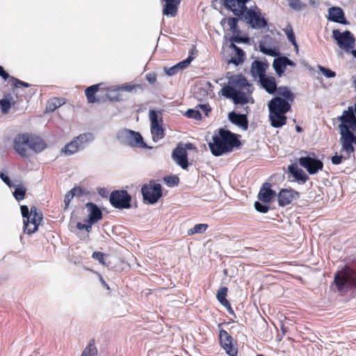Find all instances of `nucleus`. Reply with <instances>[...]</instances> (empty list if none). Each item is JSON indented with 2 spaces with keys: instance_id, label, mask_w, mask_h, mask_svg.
Returning a JSON list of instances; mask_svg holds the SVG:
<instances>
[{
  "instance_id": "nucleus-1",
  "label": "nucleus",
  "mask_w": 356,
  "mask_h": 356,
  "mask_svg": "<svg viewBox=\"0 0 356 356\" xmlns=\"http://www.w3.org/2000/svg\"><path fill=\"white\" fill-rule=\"evenodd\" d=\"M341 124L339 125L340 130V143L342 150L346 152L345 159H349L351 154L355 152L354 145L356 146V136L353 131L356 132V117L352 107H348L347 111L343 112L339 117Z\"/></svg>"
},
{
  "instance_id": "nucleus-2",
  "label": "nucleus",
  "mask_w": 356,
  "mask_h": 356,
  "mask_svg": "<svg viewBox=\"0 0 356 356\" xmlns=\"http://www.w3.org/2000/svg\"><path fill=\"white\" fill-rule=\"evenodd\" d=\"M239 137L229 130L220 128L213 136V142L209 143V147L213 155L219 156L239 147L241 145Z\"/></svg>"
},
{
  "instance_id": "nucleus-3",
  "label": "nucleus",
  "mask_w": 356,
  "mask_h": 356,
  "mask_svg": "<svg viewBox=\"0 0 356 356\" xmlns=\"http://www.w3.org/2000/svg\"><path fill=\"white\" fill-rule=\"evenodd\" d=\"M46 147L47 144L41 138L27 133L18 134L13 141L14 149L23 158L29 157V149L38 153Z\"/></svg>"
},
{
  "instance_id": "nucleus-4",
  "label": "nucleus",
  "mask_w": 356,
  "mask_h": 356,
  "mask_svg": "<svg viewBox=\"0 0 356 356\" xmlns=\"http://www.w3.org/2000/svg\"><path fill=\"white\" fill-rule=\"evenodd\" d=\"M269 118L270 124L275 128H279L286 123L285 114L291 109V104L286 99L275 97L268 103Z\"/></svg>"
},
{
  "instance_id": "nucleus-5",
  "label": "nucleus",
  "mask_w": 356,
  "mask_h": 356,
  "mask_svg": "<svg viewBox=\"0 0 356 356\" xmlns=\"http://www.w3.org/2000/svg\"><path fill=\"white\" fill-rule=\"evenodd\" d=\"M20 210L24 218V232L27 234L35 232L43 219L42 212L35 206H32L29 211L27 206L22 205Z\"/></svg>"
},
{
  "instance_id": "nucleus-6",
  "label": "nucleus",
  "mask_w": 356,
  "mask_h": 356,
  "mask_svg": "<svg viewBox=\"0 0 356 356\" xmlns=\"http://www.w3.org/2000/svg\"><path fill=\"white\" fill-rule=\"evenodd\" d=\"M334 282L338 291L347 292L356 287V270L346 266L334 275Z\"/></svg>"
},
{
  "instance_id": "nucleus-7",
  "label": "nucleus",
  "mask_w": 356,
  "mask_h": 356,
  "mask_svg": "<svg viewBox=\"0 0 356 356\" xmlns=\"http://www.w3.org/2000/svg\"><path fill=\"white\" fill-rule=\"evenodd\" d=\"M252 29H259L268 26L267 20L262 15L261 10L257 6L246 8L241 16H238Z\"/></svg>"
},
{
  "instance_id": "nucleus-8",
  "label": "nucleus",
  "mask_w": 356,
  "mask_h": 356,
  "mask_svg": "<svg viewBox=\"0 0 356 356\" xmlns=\"http://www.w3.org/2000/svg\"><path fill=\"white\" fill-rule=\"evenodd\" d=\"M141 193L144 202L153 204L156 203L162 196V186L154 180H150L148 184L142 186Z\"/></svg>"
},
{
  "instance_id": "nucleus-9",
  "label": "nucleus",
  "mask_w": 356,
  "mask_h": 356,
  "mask_svg": "<svg viewBox=\"0 0 356 356\" xmlns=\"http://www.w3.org/2000/svg\"><path fill=\"white\" fill-rule=\"evenodd\" d=\"M149 119L151 122L152 139L154 142H157L165 136L161 113L154 110H150Z\"/></svg>"
},
{
  "instance_id": "nucleus-10",
  "label": "nucleus",
  "mask_w": 356,
  "mask_h": 356,
  "mask_svg": "<svg viewBox=\"0 0 356 356\" xmlns=\"http://www.w3.org/2000/svg\"><path fill=\"white\" fill-rule=\"evenodd\" d=\"M111 205L116 209H129L131 197L125 190H116L111 192L109 198Z\"/></svg>"
},
{
  "instance_id": "nucleus-11",
  "label": "nucleus",
  "mask_w": 356,
  "mask_h": 356,
  "mask_svg": "<svg viewBox=\"0 0 356 356\" xmlns=\"http://www.w3.org/2000/svg\"><path fill=\"white\" fill-rule=\"evenodd\" d=\"M300 165L304 168L309 175L316 174L323 168V163L316 158L314 153L301 156L298 159Z\"/></svg>"
},
{
  "instance_id": "nucleus-12",
  "label": "nucleus",
  "mask_w": 356,
  "mask_h": 356,
  "mask_svg": "<svg viewBox=\"0 0 356 356\" xmlns=\"http://www.w3.org/2000/svg\"><path fill=\"white\" fill-rule=\"evenodd\" d=\"M221 95L227 99H232L235 104H245L248 103V97L245 92L236 90L234 87L225 86L221 89Z\"/></svg>"
},
{
  "instance_id": "nucleus-13",
  "label": "nucleus",
  "mask_w": 356,
  "mask_h": 356,
  "mask_svg": "<svg viewBox=\"0 0 356 356\" xmlns=\"http://www.w3.org/2000/svg\"><path fill=\"white\" fill-rule=\"evenodd\" d=\"M219 340L222 348L229 356H237L238 349L233 343V337L225 330H220Z\"/></svg>"
},
{
  "instance_id": "nucleus-14",
  "label": "nucleus",
  "mask_w": 356,
  "mask_h": 356,
  "mask_svg": "<svg viewBox=\"0 0 356 356\" xmlns=\"http://www.w3.org/2000/svg\"><path fill=\"white\" fill-rule=\"evenodd\" d=\"M332 37L337 41L339 46L344 49H350L354 46L355 38L349 31L341 33L339 30L335 29L332 31Z\"/></svg>"
},
{
  "instance_id": "nucleus-15",
  "label": "nucleus",
  "mask_w": 356,
  "mask_h": 356,
  "mask_svg": "<svg viewBox=\"0 0 356 356\" xmlns=\"http://www.w3.org/2000/svg\"><path fill=\"white\" fill-rule=\"evenodd\" d=\"M238 19L237 17H224L220 22V24L222 26L227 24L228 30L232 33L233 36L231 38V41L240 43L245 42L246 40L238 35L240 33V29L238 28Z\"/></svg>"
},
{
  "instance_id": "nucleus-16",
  "label": "nucleus",
  "mask_w": 356,
  "mask_h": 356,
  "mask_svg": "<svg viewBox=\"0 0 356 356\" xmlns=\"http://www.w3.org/2000/svg\"><path fill=\"white\" fill-rule=\"evenodd\" d=\"M11 86L14 89V92L16 94V98L17 100H15L13 97H10V98H5L0 100V106L2 110V112L4 113H7L9 111V109L13 107L15 110H18L19 108V103L23 102L22 97L25 96L24 94H21L20 97H18L19 91L17 90L18 88H15L12 85ZM22 86L19 87V88H22ZM26 88L25 86H24ZM26 99V97H24Z\"/></svg>"
},
{
  "instance_id": "nucleus-17",
  "label": "nucleus",
  "mask_w": 356,
  "mask_h": 356,
  "mask_svg": "<svg viewBox=\"0 0 356 356\" xmlns=\"http://www.w3.org/2000/svg\"><path fill=\"white\" fill-rule=\"evenodd\" d=\"M191 145V143L186 144V147L178 145L172 153L173 160L183 169H186L188 166L187 149Z\"/></svg>"
},
{
  "instance_id": "nucleus-18",
  "label": "nucleus",
  "mask_w": 356,
  "mask_h": 356,
  "mask_svg": "<svg viewBox=\"0 0 356 356\" xmlns=\"http://www.w3.org/2000/svg\"><path fill=\"white\" fill-rule=\"evenodd\" d=\"M299 197L300 193L293 189H281L277 195L278 204L280 207H285Z\"/></svg>"
},
{
  "instance_id": "nucleus-19",
  "label": "nucleus",
  "mask_w": 356,
  "mask_h": 356,
  "mask_svg": "<svg viewBox=\"0 0 356 356\" xmlns=\"http://www.w3.org/2000/svg\"><path fill=\"white\" fill-rule=\"evenodd\" d=\"M86 207L88 211L87 222L93 225L102 219L103 214L100 209L93 202H88Z\"/></svg>"
},
{
  "instance_id": "nucleus-20",
  "label": "nucleus",
  "mask_w": 356,
  "mask_h": 356,
  "mask_svg": "<svg viewBox=\"0 0 356 356\" xmlns=\"http://www.w3.org/2000/svg\"><path fill=\"white\" fill-rule=\"evenodd\" d=\"M229 120L234 124L241 128L243 130H248V120L247 115L237 113L235 111H232L228 114Z\"/></svg>"
},
{
  "instance_id": "nucleus-21",
  "label": "nucleus",
  "mask_w": 356,
  "mask_h": 356,
  "mask_svg": "<svg viewBox=\"0 0 356 356\" xmlns=\"http://www.w3.org/2000/svg\"><path fill=\"white\" fill-rule=\"evenodd\" d=\"M287 65L295 66L296 64L286 56L275 58L273 63V66L279 76H282Z\"/></svg>"
},
{
  "instance_id": "nucleus-22",
  "label": "nucleus",
  "mask_w": 356,
  "mask_h": 356,
  "mask_svg": "<svg viewBox=\"0 0 356 356\" xmlns=\"http://www.w3.org/2000/svg\"><path fill=\"white\" fill-rule=\"evenodd\" d=\"M126 138L129 145L131 147H145L146 144L140 133L127 130L126 131Z\"/></svg>"
},
{
  "instance_id": "nucleus-23",
  "label": "nucleus",
  "mask_w": 356,
  "mask_h": 356,
  "mask_svg": "<svg viewBox=\"0 0 356 356\" xmlns=\"http://www.w3.org/2000/svg\"><path fill=\"white\" fill-rule=\"evenodd\" d=\"M275 195V191L271 189V184L264 183L259 191L258 197L263 202L270 203Z\"/></svg>"
},
{
  "instance_id": "nucleus-24",
  "label": "nucleus",
  "mask_w": 356,
  "mask_h": 356,
  "mask_svg": "<svg viewBox=\"0 0 356 356\" xmlns=\"http://www.w3.org/2000/svg\"><path fill=\"white\" fill-rule=\"evenodd\" d=\"M328 19L334 22L346 24L347 21L344 16V13L340 7H332L328 10Z\"/></svg>"
},
{
  "instance_id": "nucleus-25",
  "label": "nucleus",
  "mask_w": 356,
  "mask_h": 356,
  "mask_svg": "<svg viewBox=\"0 0 356 356\" xmlns=\"http://www.w3.org/2000/svg\"><path fill=\"white\" fill-rule=\"evenodd\" d=\"M289 172L293 175L295 180L300 184H305L309 179L307 175L296 164H291L288 167Z\"/></svg>"
},
{
  "instance_id": "nucleus-26",
  "label": "nucleus",
  "mask_w": 356,
  "mask_h": 356,
  "mask_svg": "<svg viewBox=\"0 0 356 356\" xmlns=\"http://www.w3.org/2000/svg\"><path fill=\"white\" fill-rule=\"evenodd\" d=\"M0 76L5 81L8 80L12 85L15 88H19L20 86L29 87L31 85L26 82L21 81L14 76L9 75L8 72H6L3 67L0 65Z\"/></svg>"
},
{
  "instance_id": "nucleus-27",
  "label": "nucleus",
  "mask_w": 356,
  "mask_h": 356,
  "mask_svg": "<svg viewBox=\"0 0 356 356\" xmlns=\"http://www.w3.org/2000/svg\"><path fill=\"white\" fill-rule=\"evenodd\" d=\"M262 87L270 94H273L277 90V83L275 77L266 75L259 79Z\"/></svg>"
},
{
  "instance_id": "nucleus-28",
  "label": "nucleus",
  "mask_w": 356,
  "mask_h": 356,
  "mask_svg": "<svg viewBox=\"0 0 356 356\" xmlns=\"http://www.w3.org/2000/svg\"><path fill=\"white\" fill-rule=\"evenodd\" d=\"M102 83L95 84L88 87L85 90V95L87 98V101L90 104H94L99 102V99L96 97V93L99 90V87Z\"/></svg>"
},
{
  "instance_id": "nucleus-29",
  "label": "nucleus",
  "mask_w": 356,
  "mask_h": 356,
  "mask_svg": "<svg viewBox=\"0 0 356 356\" xmlns=\"http://www.w3.org/2000/svg\"><path fill=\"white\" fill-rule=\"evenodd\" d=\"M266 67L267 65L259 60H255L252 63L251 72L253 76H257L260 79L266 76Z\"/></svg>"
},
{
  "instance_id": "nucleus-30",
  "label": "nucleus",
  "mask_w": 356,
  "mask_h": 356,
  "mask_svg": "<svg viewBox=\"0 0 356 356\" xmlns=\"http://www.w3.org/2000/svg\"><path fill=\"white\" fill-rule=\"evenodd\" d=\"M227 291L228 289L226 286L220 287L217 292L216 298L221 305L228 309L229 313L234 314V311L231 307V305L226 298Z\"/></svg>"
},
{
  "instance_id": "nucleus-31",
  "label": "nucleus",
  "mask_w": 356,
  "mask_h": 356,
  "mask_svg": "<svg viewBox=\"0 0 356 356\" xmlns=\"http://www.w3.org/2000/svg\"><path fill=\"white\" fill-rule=\"evenodd\" d=\"M98 350L95 346V339H92L83 349L81 356H97Z\"/></svg>"
},
{
  "instance_id": "nucleus-32",
  "label": "nucleus",
  "mask_w": 356,
  "mask_h": 356,
  "mask_svg": "<svg viewBox=\"0 0 356 356\" xmlns=\"http://www.w3.org/2000/svg\"><path fill=\"white\" fill-rule=\"evenodd\" d=\"M229 83L239 88H244L247 86H250L248 80L241 75L232 77L229 79Z\"/></svg>"
},
{
  "instance_id": "nucleus-33",
  "label": "nucleus",
  "mask_w": 356,
  "mask_h": 356,
  "mask_svg": "<svg viewBox=\"0 0 356 356\" xmlns=\"http://www.w3.org/2000/svg\"><path fill=\"white\" fill-rule=\"evenodd\" d=\"M179 3H177V1L173 2H165V4L163 8V13L165 15H170L172 17H175L177 13V6Z\"/></svg>"
},
{
  "instance_id": "nucleus-34",
  "label": "nucleus",
  "mask_w": 356,
  "mask_h": 356,
  "mask_svg": "<svg viewBox=\"0 0 356 356\" xmlns=\"http://www.w3.org/2000/svg\"><path fill=\"white\" fill-rule=\"evenodd\" d=\"M80 145L77 140L74 139L72 141L68 143L63 148V152L66 155H71L76 153L79 149Z\"/></svg>"
},
{
  "instance_id": "nucleus-35",
  "label": "nucleus",
  "mask_w": 356,
  "mask_h": 356,
  "mask_svg": "<svg viewBox=\"0 0 356 356\" xmlns=\"http://www.w3.org/2000/svg\"><path fill=\"white\" fill-rule=\"evenodd\" d=\"M231 47H232L235 51L236 54L234 56L232 57L230 62L238 65L242 63L244 60L245 54L243 51L239 47H236L234 44L232 43Z\"/></svg>"
},
{
  "instance_id": "nucleus-36",
  "label": "nucleus",
  "mask_w": 356,
  "mask_h": 356,
  "mask_svg": "<svg viewBox=\"0 0 356 356\" xmlns=\"http://www.w3.org/2000/svg\"><path fill=\"white\" fill-rule=\"evenodd\" d=\"M65 102V100L63 97H53L47 102V109L49 111H54L63 105Z\"/></svg>"
},
{
  "instance_id": "nucleus-37",
  "label": "nucleus",
  "mask_w": 356,
  "mask_h": 356,
  "mask_svg": "<svg viewBox=\"0 0 356 356\" xmlns=\"http://www.w3.org/2000/svg\"><path fill=\"white\" fill-rule=\"evenodd\" d=\"M277 93L279 95L283 97V99H286L288 102L293 101L294 95L287 87L279 88L277 90Z\"/></svg>"
},
{
  "instance_id": "nucleus-38",
  "label": "nucleus",
  "mask_w": 356,
  "mask_h": 356,
  "mask_svg": "<svg viewBox=\"0 0 356 356\" xmlns=\"http://www.w3.org/2000/svg\"><path fill=\"white\" fill-rule=\"evenodd\" d=\"M26 192V189L23 185L15 186L13 196L17 201H20L25 198Z\"/></svg>"
},
{
  "instance_id": "nucleus-39",
  "label": "nucleus",
  "mask_w": 356,
  "mask_h": 356,
  "mask_svg": "<svg viewBox=\"0 0 356 356\" xmlns=\"http://www.w3.org/2000/svg\"><path fill=\"white\" fill-rule=\"evenodd\" d=\"M283 31L286 35L289 41L291 42L292 44L297 48L298 44L296 40L295 34L293 33V30L291 25L288 24L287 26L283 29Z\"/></svg>"
},
{
  "instance_id": "nucleus-40",
  "label": "nucleus",
  "mask_w": 356,
  "mask_h": 356,
  "mask_svg": "<svg viewBox=\"0 0 356 356\" xmlns=\"http://www.w3.org/2000/svg\"><path fill=\"white\" fill-rule=\"evenodd\" d=\"M207 228V224H197L188 231V234L191 236L195 234L204 233Z\"/></svg>"
},
{
  "instance_id": "nucleus-41",
  "label": "nucleus",
  "mask_w": 356,
  "mask_h": 356,
  "mask_svg": "<svg viewBox=\"0 0 356 356\" xmlns=\"http://www.w3.org/2000/svg\"><path fill=\"white\" fill-rule=\"evenodd\" d=\"M193 49L191 51V54H193ZM194 59V56H193L192 55H190L186 59L178 63L177 64H176L177 67H178V69L180 70H182L185 68H186L189 65L190 63H191V61Z\"/></svg>"
},
{
  "instance_id": "nucleus-42",
  "label": "nucleus",
  "mask_w": 356,
  "mask_h": 356,
  "mask_svg": "<svg viewBox=\"0 0 356 356\" xmlns=\"http://www.w3.org/2000/svg\"><path fill=\"white\" fill-rule=\"evenodd\" d=\"M163 181L169 186H177L179 182V179L177 176H165L163 177Z\"/></svg>"
},
{
  "instance_id": "nucleus-43",
  "label": "nucleus",
  "mask_w": 356,
  "mask_h": 356,
  "mask_svg": "<svg viewBox=\"0 0 356 356\" xmlns=\"http://www.w3.org/2000/svg\"><path fill=\"white\" fill-rule=\"evenodd\" d=\"M185 115L188 118H193L195 120H200L202 118L201 113L197 110L188 109L186 112Z\"/></svg>"
},
{
  "instance_id": "nucleus-44",
  "label": "nucleus",
  "mask_w": 356,
  "mask_h": 356,
  "mask_svg": "<svg viewBox=\"0 0 356 356\" xmlns=\"http://www.w3.org/2000/svg\"><path fill=\"white\" fill-rule=\"evenodd\" d=\"M291 8L300 10L305 7V4L300 0H291L289 3Z\"/></svg>"
},
{
  "instance_id": "nucleus-45",
  "label": "nucleus",
  "mask_w": 356,
  "mask_h": 356,
  "mask_svg": "<svg viewBox=\"0 0 356 356\" xmlns=\"http://www.w3.org/2000/svg\"><path fill=\"white\" fill-rule=\"evenodd\" d=\"M317 68L327 78H332L336 76V73L327 68H325L321 65H318Z\"/></svg>"
},
{
  "instance_id": "nucleus-46",
  "label": "nucleus",
  "mask_w": 356,
  "mask_h": 356,
  "mask_svg": "<svg viewBox=\"0 0 356 356\" xmlns=\"http://www.w3.org/2000/svg\"><path fill=\"white\" fill-rule=\"evenodd\" d=\"M76 189L75 188H73L72 189L71 191H70L69 192H67L66 193V195H65V198H64V202H65V209L67 208V207L69 206L70 204V202H71L72 199L74 197V191Z\"/></svg>"
},
{
  "instance_id": "nucleus-47",
  "label": "nucleus",
  "mask_w": 356,
  "mask_h": 356,
  "mask_svg": "<svg viewBox=\"0 0 356 356\" xmlns=\"http://www.w3.org/2000/svg\"><path fill=\"white\" fill-rule=\"evenodd\" d=\"M254 207L257 211L264 213H267L269 210V207L268 205L263 204L259 202H255Z\"/></svg>"
},
{
  "instance_id": "nucleus-48",
  "label": "nucleus",
  "mask_w": 356,
  "mask_h": 356,
  "mask_svg": "<svg viewBox=\"0 0 356 356\" xmlns=\"http://www.w3.org/2000/svg\"><path fill=\"white\" fill-rule=\"evenodd\" d=\"M91 135L89 134H83L75 138V140H78V143L81 145L83 143L88 142L90 138Z\"/></svg>"
},
{
  "instance_id": "nucleus-49",
  "label": "nucleus",
  "mask_w": 356,
  "mask_h": 356,
  "mask_svg": "<svg viewBox=\"0 0 356 356\" xmlns=\"http://www.w3.org/2000/svg\"><path fill=\"white\" fill-rule=\"evenodd\" d=\"M92 258L97 260L100 264H104V254L101 252H94L92 255Z\"/></svg>"
},
{
  "instance_id": "nucleus-50",
  "label": "nucleus",
  "mask_w": 356,
  "mask_h": 356,
  "mask_svg": "<svg viewBox=\"0 0 356 356\" xmlns=\"http://www.w3.org/2000/svg\"><path fill=\"white\" fill-rule=\"evenodd\" d=\"M137 88H140L141 86L140 85H132L130 83H127V84L122 85L120 88L122 90H124L127 92H131L132 90H134V89H136Z\"/></svg>"
},
{
  "instance_id": "nucleus-51",
  "label": "nucleus",
  "mask_w": 356,
  "mask_h": 356,
  "mask_svg": "<svg viewBox=\"0 0 356 356\" xmlns=\"http://www.w3.org/2000/svg\"><path fill=\"white\" fill-rule=\"evenodd\" d=\"M164 70H165V73L168 76H173V75L177 74L178 72L179 71V70L178 69V67H177L176 65L171 67H169V68L165 67Z\"/></svg>"
},
{
  "instance_id": "nucleus-52",
  "label": "nucleus",
  "mask_w": 356,
  "mask_h": 356,
  "mask_svg": "<svg viewBox=\"0 0 356 356\" xmlns=\"http://www.w3.org/2000/svg\"><path fill=\"white\" fill-rule=\"evenodd\" d=\"M147 81L150 83H154L157 79V75L154 72H150L145 75Z\"/></svg>"
},
{
  "instance_id": "nucleus-53",
  "label": "nucleus",
  "mask_w": 356,
  "mask_h": 356,
  "mask_svg": "<svg viewBox=\"0 0 356 356\" xmlns=\"http://www.w3.org/2000/svg\"><path fill=\"white\" fill-rule=\"evenodd\" d=\"M0 177L3 180V181L7 184L9 187L13 186V184L12 181H10V178L6 175L3 172H0Z\"/></svg>"
},
{
  "instance_id": "nucleus-54",
  "label": "nucleus",
  "mask_w": 356,
  "mask_h": 356,
  "mask_svg": "<svg viewBox=\"0 0 356 356\" xmlns=\"http://www.w3.org/2000/svg\"><path fill=\"white\" fill-rule=\"evenodd\" d=\"M343 159L341 155H334L331 158V161L333 164L339 165L342 163Z\"/></svg>"
},
{
  "instance_id": "nucleus-55",
  "label": "nucleus",
  "mask_w": 356,
  "mask_h": 356,
  "mask_svg": "<svg viewBox=\"0 0 356 356\" xmlns=\"http://www.w3.org/2000/svg\"><path fill=\"white\" fill-rule=\"evenodd\" d=\"M261 51L263 53H264L267 55H269V56H275L277 55V52L275 51V50H274L273 49L261 48Z\"/></svg>"
},
{
  "instance_id": "nucleus-56",
  "label": "nucleus",
  "mask_w": 356,
  "mask_h": 356,
  "mask_svg": "<svg viewBox=\"0 0 356 356\" xmlns=\"http://www.w3.org/2000/svg\"><path fill=\"white\" fill-rule=\"evenodd\" d=\"M200 109L205 113L206 115H209V113L211 111V108L209 104H201L200 105Z\"/></svg>"
},
{
  "instance_id": "nucleus-57",
  "label": "nucleus",
  "mask_w": 356,
  "mask_h": 356,
  "mask_svg": "<svg viewBox=\"0 0 356 356\" xmlns=\"http://www.w3.org/2000/svg\"><path fill=\"white\" fill-rule=\"evenodd\" d=\"M86 224H83L80 222L76 223V228L79 230H83L85 228Z\"/></svg>"
},
{
  "instance_id": "nucleus-58",
  "label": "nucleus",
  "mask_w": 356,
  "mask_h": 356,
  "mask_svg": "<svg viewBox=\"0 0 356 356\" xmlns=\"http://www.w3.org/2000/svg\"><path fill=\"white\" fill-rule=\"evenodd\" d=\"M91 225L90 224L88 223L87 225H85V228L84 229L87 232H90L92 229V227H91Z\"/></svg>"
},
{
  "instance_id": "nucleus-59",
  "label": "nucleus",
  "mask_w": 356,
  "mask_h": 356,
  "mask_svg": "<svg viewBox=\"0 0 356 356\" xmlns=\"http://www.w3.org/2000/svg\"><path fill=\"white\" fill-rule=\"evenodd\" d=\"M105 193H106V191L104 189H101L99 191V194L102 195V196H106Z\"/></svg>"
},
{
  "instance_id": "nucleus-60",
  "label": "nucleus",
  "mask_w": 356,
  "mask_h": 356,
  "mask_svg": "<svg viewBox=\"0 0 356 356\" xmlns=\"http://www.w3.org/2000/svg\"><path fill=\"white\" fill-rule=\"evenodd\" d=\"M352 54H353V55L354 56V57H355V58H356V49H355V50H353V51H352Z\"/></svg>"
},
{
  "instance_id": "nucleus-61",
  "label": "nucleus",
  "mask_w": 356,
  "mask_h": 356,
  "mask_svg": "<svg viewBox=\"0 0 356 356\" xmlns=\"http://www.w3.org/2000/svg\"><path fill=\"white\" fill-rule=\"evenodd\" d=\"M296 129L298 131H301V128L298 126L296 127Z\"/></svg>"
}]
</instances>
